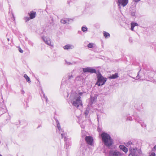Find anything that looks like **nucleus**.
Listing matches in <instances>:
<instances>
[{
    "mask_svg": "<svg viewBox=\"0 0 156 156\" xmlns=\"http://www.w3.org/2000/svg\"><path fill=\"white\" fill-rule=\"evenodd\" d=\"M126 145L129 148L130 154L129 156H139L142 154L140 149L137 148L138 144L136 141H129Z\"/></svg>",
    "mask_w": 156,
    "mask_h": 156,
    "instance_id": "1",
    "label": "nucleus"
},
{
    "mask_svg": "<svg viewBox=\"0 0 156 156\" xmlns=\"http://www.w3.org/2000/svg\"><path fill=\"white\" fill-rule=\"evenodd\" d=\"M81 97L76 92H73L69 97L70 101L72 105L78 108L80 106H82V102Z\"/></svg>",
    "mask_w": 156,
    "mask_h": 156,
    "instance_id": "2",
    "label": "nucleus"
},
{
    "mask_svg": "<svg viewBox=\"0 0 156 156\" xmlns=\"http://www.w3.org/2000/svg\"><path fill=\"white\" fill-rule=\"evenodd\" d=\"M100 136L102 142L106 147H110L113 144L112 139L110 135L107 133L103 132Z\"/></svg>",
    "mask_w": 156,
    "mask_h": 156,
    "instance_id": "3",
    "label": "nucleus"
},
{
    "mask_svg": "<svg viewBox=\"0 0 156 156\" xmlns=\"http://www.w3.org/2000/svg\"><path fill=\"white\" fill-rule=\"evenodd\" d=\"M97 75V80L95 85H97L98 86L103 85L107 81V78L103 77L99 72Z\"/></svg>",
    "mask_w": 156,
    "mask_h": 156,
    "instance_id": "4",
    "label": "nucleus"
},
{
    "mask_svg": "<svg viewBox=\"0 0 156 156\" xmlns=\"http://www.w3.org/2000/svg\"><path fill=\"white\" fill-rule=\"evenodd\" d=\"M109 156H123L121 152L115 149L110 150L108 152Z\"/></svg>",
    "mask_w": 156,
    "mask_h": 156,
    "instance_id": "5",
    "label": "nucleus"
},
{
    "mask_svg": "<svg viewBox=\"0 0 156 156\" xmlns=\"http://www.w3.org/2000/svg\"><path fill=\"white\" fill-rule=\"evenodd\" d=\"M118 5L119 8H120L121 6L124 7L128 3V0H116Z\"/></svg>",
    "mask_w": 156,
    "mask_h": 156,
    "instance_id": "6",
    "label": "nucleus"
},
{
    "mask_svg": "<svg viewBox=\"0 0 156 156\" xmlns=\"http://www.w3.org/2000/svg\"><path fill=\"white\" fill-rule=\"evenodd\" d=\"M83 70L84 73H96V69L92 68L91 67H87L85 68H83Z\"/></svg>",
    "mask_w": 156,
    "mask_h": 156,
    "instance_id": "7",
    "label": "nucleus"
},
{
    "mask_svg": "<svg viewBox=\"0 0 156 156\" xmlns=\"http://www.w3.org/2000/svg\"><path fill=\"white\" fill-rule=\"evenodd\" d=\"M136 121L141 124L142 127L145 126L146 124L143 122V121L142 119L140 118L138 115H135L134 116Z\"/></svg>",
    "mask_w": 156,
    "mask_h": 156,
    "instance_id": "8",
    "label": "nucleus"
},
{
    "mask_svg": "<svg viewBox=\"0 0 156 156\" xmlns=\"http://www.w3.org/2000/svg\"><path fill=\"white\" fill-rule=\"evenodd\" d=\"M67 79L66 80L65 77H64L62 81V83L64 84H68V82L73 78V76L72 74L70 75L69 74H67Z\"/></svg>",
    "mask_w": 156,
    "mask_h": 156,
    "instance_id": "9",
    "label": "nucleus"
},
{
    "mask_svg": "<svg viewBox=\"0 0 156 156\" xmlns=\"http://www.w3.org/2000/svg\"><path fill=\"white\" fill-rule=\"evenodd\" d=\"M85 138L87 144L90 145H92L93 140L91 136H86Z\"/></svg>",
    "mask_w": 156,
    "mask_h": 156,
    "instance_id": "10",
    "label": "nucleus"
},
{
    "mask_svg": "<svg viewBox=\"0 0 156 156\" xmlns=\"http://www.w3.org/2000/svg\"><path fill=\"white\" fill-rule=\"evenodd\" d=\"M74 48V46L73 44H68L63 47V48L65 50H69L73 49Z\"/></svg>",
    "mask_w": 156,
    "mask_h": 156,
    "instance_id": "11",
    "label": "nucleus"
},
{
    "mask_svg": "<svg viewBox=\"0 0 156 156\" xmlns=\"http://www.w3.org/2000/svg\"><path fill=\"white\" fill-rule=\"evenodd\" d=\"M43 39L46 44L50 46H52L51 44V40L49 38L43 37Z\"/></svg>",
    "mask_w": 156,
    "mask_h": 156,
    "instance_id": "12",
    "label": "nucleus"
},
{
    "mask_svg": "<svg viewBox=\"0 0 156 156\" xmlns=\"http://www.w3.org/2000/svg\"><path fill=\"white\" fill-rule=\"evenodd\" d=\"M71 20V19L65 18L62 19L60 21V22L61 23L64 24L66 23L69 24L70 23L69 22Z\"/></svg>",
    "mask_w": 156,
    "mask_h": 156,
    "instance_id": "13",
    "label": "nucleus"
},
{
    "mask_svg": "<svg viewBox=\"0 0 156 156\" xmlns=\"http://www.w3.org/2000/svg\"><path fill=\"white\" fill-rule=\"evenodd\" d=\"M97 98V97L96 95H94V96H91L90 101L91 104L94 103L96 101Z\"/></svg>",
    "mask_w": 156,
    "mask_h": 156,
    "instance_id": "14",
    "label": "nucleus"
},
{
    "mask_svg": "<svg viewBox=\"0 0 156 156\" xmlns=\"http://www.w3.org/2000/svg\"><path fill=\"white\" fill-rule=\"evenodd\" d=\"M119 148L120 149L122 150L126 153L128 152V149L124 145H120L119 146Z\"/></svg>",
    "mask_w": 156,
    "mask_h": 156,
    "instance_id": "15",
    "label": "nucleus"
},
{
    "mask_svg": "<svg viewBox=\"0 0 156 156\" xmlns=\"http://www.w3.org/2000/svg\"><path fill=\"white\" fill-rule=\"evenodd\" d=\"M55 120L56 121V124H57V126L58 128V129L59 131H61V132H63V131H62V129H61V126H60V124H59V121H58V120L57 119H55Z\"/></svg>",
    "mask_w": 156,
    "mask_h": 156,
    "instance_id": "16",
    "label": "nucleus"
},
{
    "mask_svg": "<svg viewBox=\"0 0 156 156\" xmlns=\"http://www.w3.org/2000/svg\"><path fill=\"white\" fill-rule=\"evenodd\" d=\"M118 77V73H115L114 74L111 75L109 77L111 79H114Z\"/></svg>",
    "mask_w": 156,
    "mask_h": 156,
    "instance_id": "17",
    "label": "nucleus"
},
{
    "mask_svg": "<svg viewBox=\"0 0 156 156\" xmlns=\"http://www.w3.org/2000/svg\"><path fill=\"white\" fill-rule=\"evenodd\" d=\"M36 12L32 11L30 12V14L29 15L30 19H33L35 17Z\"/></svg>",
    "mask_w": 156,
    "mask_h": 156,
    "instance_id": "18",
    "label": "nucleus"
},
{
    "mask_svg": "<svg viewBox=\"0 0 156 156\" xmlns=\"http://www.w3.org/2000/svg\"><path fill=\"white\" fill-rule=\"evenodd\" d=\"M131 27L130 29L131 30L134 31V28L136 26H138V24L135 23H131Z\"/></svg>",
    "mask_w": 156,
    "mask_h": 156,
    "instance_id": "19",
    "label": "nucleus"
},
{
    "mask_svg": "<svg viewBox=\"0 0 156 156\" xmlns=\"http://www.w3.org/2000/svg\"><path fill=\"white\" fill-rule=\"evenodd\" d=\"M66 64L67 65H71L76 64V62H72L67 61L66 60H65Z\"/></svg>",
    "mask_w": 156,
    "mask_h": 156,
    "instance_id": "20",
    "label": "nucleus"
},
{
    "mask_svg": "<svg viewBox=\"0 0 156 156\" xmlns=\"http://www.w3.org/2000/svg\"><path fill=\"white\" fill-rule=\"evenodd\" d=\"M25 78L27 81L28 83H30L31 82L30 80L29 77L27 74H24L23 76Z\"/></svg>",
    "mask_w": 156,
    "mask_h": 156,
    "instance_id": "21",
    "label": "nucleus"
},
{
    "mask_svg": "<svg viewBox=\"0 0 156 156\" xmlns=\"http://www.w3.org/2000/svg\"><path fill=\"white\" fill-rule=\"evenodd\" d=\"M0 111L1 112L0 115L6 112L7 111V109L6 108L4 109L3 108H0Z\"/></svg>",
    "mask_w": 156,
    "mask_h": 156,
    "instance_id": "22",
    "label": "nucleus"
},
{
    "mask_svg": "<svg viewBox=\"0 0 156 156\" xmlns=\"http://www.w3.org/2000/svg\"><path fill=\"white\" fill-rule=\"evenodd\" d=\"M95 46V44L93 43H90L87 45V47L89 48H93Z\"/></svg>",
    "mask_w": 156,
    "mask_h": 156,
    "instance_id": "23",
    "label": "nucleus"
},
{
    "mask_svg": "<svg viewBox=\"0 0 156 156\" xmlns=\"http://www.w3.org/2000/svg\"><path fill=\"white\" fill-rule=\"evenodd\" d=\"M61 135L62 138H64V141H66L68 139L66 138V134L65 133H62Z\"/></svg>",
    "mask_w": 156,
    "mask_h": 156,
    "instance_id": "24",
    "label": "nucleus"
},
{
    "mask_svg": "<svg viewBox=\"0 0 156 156\" xmlns=\"http://www.w3.org/2000/svg\"><path fill=\"white\" fill-rule=\"evenodd\" d=\"M103 34L105 37L106 38H108L110 36V34L109 33L105 31L104 32Z\"/></svg>",
    "mask_w": 156,
    "mask_h": 156,
    "instance_id": "25",
    "label": "nucleus"
},
{
    "mask_svg": "<svg viewBox=\"0 0 156 156\" xmlns=\"http://www.w3.org/2000/svg\"><path fill=\"white\" fill-rule=\"evenodd\" d=\"M81 30L83 32H85L87 31V28L86 27H82Z\"/></svg>",
    "mask_w": 156,
    "mask_h": 156,
    "instance_id": "26",
    "label": "nucleus"
},
{
    "mask_svg": "<svg viewBox=\"0 0 156 156\" xmlns=\"http://www.w3.org/2000/svg\"><path fill=\"white\" fill-rule=\"evenodd\" d=\"M42 92L44 96V98L46 100V102H48V98L44 94V93L43 91H42Z\"/></svg>",
    "mask_w": 156,
    "mask_h": 156,
    "instance_id": "27",
    "label": "nucleus"
},
{
    "mask_svg": "<svg viewBox=\"0 0 156 156\" xmlns=\"http://www.w3.org/2000/svg\"><path fill=\"white\" fill-rule=\"evenodd\" d=\"M65 147L66 149H67L69 148V145L67 144V142H66L65 144Z\"/></svg>",
    "mask_w": 156,
    "mask_h": 156,
    "instance_id": "28",
    "label": "nucleus"
},
{
    "mask_svg": "<svg viewBox=\"0 0 156 156\" xmlns=\"http://www.w3.org/2000/svg\"><path fill=\"white\" fill-rule=\"evenodd\" d=\"M131 15L132 16H135V11L131 12Z\"/></svg>",
    "mask_w": 156,
    "mask_h": 156,
    "instance_id": "29",
    "label": "nucleus"
},
{
    "mask_svg": "<svg viewBox=\"0 0 156 156\" xmlns=\"http://www.w3.org/2000/svg\"><path fill=\"white\" fill-rule=\"evenodd\" d=\"M140 71V70L138 72L137 75V76H136V79L137 80L138 79H139L140 78V76H139V73Z\"/></svg>",
    "mask_w": 156,
    "mask_h": 156,
    "instance_id": "30",
    "label": "nucleus"
},
{
    "mask_svg": "<svg viewBox=\"0 0 156 156\" xmlns=\"http://www.w3.org/2000/svg\"><path fill=\"white\" fill-rule=\"evenodd\" d=\"M132 120V117H128L127 119V120L131 121Z\"/></svg>",
    "mask_w": 156,
    "mask_h": 156,
    "instance_id": "31",
    "label": "nucleus"
},
{
    "mask_svg": "<svg viewBox=\"0 0 156 156\" xmlns=\"http://www.w3.org/2000/svg\"><path fill=\"white\" fill-rule=\"evenodd\" d=\"M149 156H156V154L155 153L153 152L151 153Z\"/></svg>",
    "mask_w": 156,
    "mask_h": 156,
    "instance_id": "32",
    "label": "nucleus"
},
{
    "mask_svg": "<svg viewBox=\"0 0 156 156\" xmlns=\"http://www.w3.org/2000/svg\"><path fill=\"white\" fill-rule=\"evenodd\" d=\"M30 18L29 17H25V20H26V21H29L30 19Z\"/></svg>",
    "mask_w": 156,
    "mask_h": 156,
    "instance_id": "33",
    "label": "nucleus"
},
{
    "mask_svg": "<svg viewBox=\"0 0 156 156\" xmlns=\"http://www.w3.org/2000/svg\"><path fill=\"white\" fill-rule=\"evenodd\" d=\"M156 150V145H155L154 147L152 149V151H154Z\"/></svg>",
    "mask_w": 156,
    "mask_h": 156,
    "instance_id": "34",
    "label": "nucleus"
},
{
    "mask_svg": "<svg viewBox=\"0 0 156 156\" xmlns=\"http://www.w3.org/2000/svg\"><path fill=\"white\" fill-rule=\"evenodd\" d=\"M82 76H78L76 78V80H79V79L80 78L82 77Z\"/></svg>",
    "mask_w": 156,
    "mask_h": 156,
    "instance_id": "35",
    "label": "nucleus"
},
{
    "mask_svg": "<svg viewBox=\"0 0 156 156\" xmlns=\"http://www.w3.org/2000/svg\"><path fill=\"white\" fill-rule=\"evenodd\" d=\"M19 51L21 53H23V51L20 48L19 49Z\"/></svg>",
    "mask_w": 156,
    "mask_h": 156,
    "instance_id": "36",
    "label": "nucleus"
},
{
    "mask_svg": "<svg viewBox=\"0 0 156 156\" xmlns=\"http://www.w3.org/2000/svg\"><path fill=\"white\" fill-rule=\"evenodd\" d=\"M88 112L87 110H86L84 112V114L86 115H88Z\"/></svg>",
    "mask_w": 156,
    "mask_h": 156,
    "instance_id": "37",
    "label": "nucleus"
},
{
    "mask_svg": "<svg viewBox=\"0 0 156 156\" xmlns=\"http://www.w3.org/2000/svg\"><path fill=\"white\" fill-rule=\"evenodd\" d=\"M77 94H78L79 95H80V97H81V96H82L83 94V93L82 92H80L79 94L77 93Z\"/></svg>",
    "mask_w": 156,
    "mask_h": 156,
    "instance_id": "38",
    "label": "nucleus"
},
{
    "mask_svg": "<svg viewBox=\"0 0 156 156\" xmlns=\"http://www.w3.org/2000/svg\"><path fill=\"white\" fill-rule=\"evenodd\" d=\"M133 1L135 2H138L139 1H140V0H133Z\"/></svg>",
    "mask_w": 156,
    "mask_h": 156,
    "instance_id": "39",
    "label": "nucleus"
},
{
    "mask_svg": "<svg viewBox=\"0 0 156 156\" xmlns=\"http://www.w3.org/2000/svg\"><path fill=\"white\" fill-rule=\"evenodd\" d=\"M12 17H13V20H15V18H14V14L12 13Z\"/></svg>",
    "mask_w": 156,
    "mask_h": 156,
    "instance_id": "40",
    "label": "nucleus"
},
{
    "mask_svg": "<svg viewBox=\"0 0 156 156\" xmlns=\"http://www.w3.org/2000/svg\"><path fill=\"white\" fill-rule=\"evenodd\" d=\"M98 131H100V128H98Z\"/></svg>",
    "mask_w": 156,
    "mask_h": 156,
    "instance_id": "41",
    "label": "nucleus"
},
{
    "mask_svg": "<svg viewBox=\"0 0 156 156\" xmlns=\"http://www.w3.org/2000/svg\"><path fill=\"white\" fill-rule=\"evenodd\" d=\"M51 18V20H52V22H53V19H52V18Z\"/></svg>",
    "mask_w": 156,
    "mask_h": 156,
    "instance_id": "42",
    "label": "nucleus"
},
{
    "mask_svg": "<svg viewBox=\"0 0 156 156\" xmlns=\"http://www.w3.org/2000/svg\"><path fill=\"white\" fill-rule=\"evenodd\" d=\"M31 44V45H32V46H33V43H32Z\"/></svg>",
    "mask_w": 156,
    "mask_h": 156,
    "instance_id": "43",
    "label": "nucleus"
},
{
    "mask_svg": "<svg viewBox=\"0 0 156 156\" xmlns=\"http://www.w3.org/2000/svg\"><path fill=\"white\" fill-rule=\"evenodd\" d=\"M23 93H24V91H23Z\"/></svg>",
    "mask_w": 156,
    "mask_h": 156,
    "instance_id": "44",
    "label": "nucleus"
},
{
    "mask_svg": "<svg viewBox=\"0 0 156 156\" xmlns=\"http://www.w3.org/2000/svg\"><path fill=\"white\" fill-rule=\"evenodd\" d=\"M97 119H98V117H97Z\"/></svg>",
    "mask_w": 156,
    "mask_h": 156,
    "instance_id": "45",
    "label": "nucleus"
},
{
    "mask_svg": "<svg viewBox=\"0 0 156 156\" xmlns=\"http://www.w3.org/2000/svg\"><path fill=\"white\" fill-rule=\"evenodd\" d=\"M0 156H2L1 154H0Z\"/></svg>",
    "mask_w": 156,
    "mask_h": 156,
    "instance_id": "46",
    "label": "nucleus"
}]
</instances>
